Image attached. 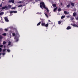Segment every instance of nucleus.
<instances>
[{
    "mask_svg": "<svg viewBox=\"0 0 78 78\" xmlns=\"http://www.w3.org/2000/svg\"><path fill=\"white\" fill-rule=\"evenodd\" d=\"M40 7L42 9H43V8H45L48 12L49 11V10L48 8L45 6V5L44 4V2H41L40 3Z\"/></svg>",
    "mask_w": 78,
    "mask_h": 78,
    "instance_id": "1",
    "label": "nucleus"
},
{
    "mask_svg": "<svg viewBox=\"0 0 78 78\" xmlns=\"http://www.w3.org/2000/svg\"><path fill=\"white\" fill-rule=\"evenodd\" d=\"M16 35L15 36L14 39L15 42H18V41H19V37H20V35H19V33H18L17 32L16 33Z\"/></svg>",
    "mask_w": 78,
    "mask_h": 78,
    "instance_id": "2",
    "label": "nucleus"
},
{
    "mask_svg": "<svg viewBox=\"0 0 78 78\" xmlns=\"http://www.w3.org/2000/svg\"><path fill=\"white\" fill-rule=\"evenodd\" d=\"M49 24L48 23L45 24V22L43 20H41V25L42 26L45 27H48Z\"/></svg>",
    "mask_w": 78,
    "mask_h": 78,
    "instance_id": "3",
    "label": "nucleus"
},
{
    "mask_svg": "<svg viewBox=\"0 0 78 78\" xmlns=\"http://www.w3.org/2000/svg\"><path fill=\"white\" fill-rule=\"evenodd\" d=\"M8 8V6H5L3 7L2 8V9L3 10V9H6Z\"/></svg>",
    "mask_w": 78,
    "mask_h": 78,
    "instance_id": "4",
    "label": "nucleus"
},
{
    "mask_svg": "<svg viewBox=\"0 0 78 78\" xmlns=\"http://www.w3.org/2000/svg\"><path fill=\"white\" fill-rule=\"evenodd\" d=\"M5 19V22H9V20H8V18L6 17H5L4 18Z\"/></svg>",
    "mask_w": 78,
    "mask_h": 78,
    "instance_id": "5",
    "label": "nucleus"
},
{
    "mask_svg": "<svg viewBox=\"0 0 78 78\" xmlns=\"http://www.w3.org/2000/svg\"><path fill=\"white\" fill-rule=\"evenodd\" d=\"M17 13V11H10V13Z\"/></svg>",
    "mask_w": 78,
    "mask_h": 78,
    "instance_id": "6",
    "label": "nucleus"
},
{
    "mask_svg": "<svg viewBox=\"0 0 78 78\" xmlns=\"http://www.w3.org/2000/svg\"><path fill=\"white\" fill-rule=\"evenodd\" d=\"M71 25L73 26H74V27H77V28H78V26H77V25H76V24H71Z\"/></svg>",
    "mask_w": 78,
    "mask_h": 78,
    "instance_id": "7",
    "label": "nucleus"
},
{
    "mask_svg": "<svg viewBox=\"0 0 78 78\" xmlns=\"http://www.w3.org/2000/svg\"><path fill=\"white\" fill-rule=\"evenodd\" d=\"M3 46V45H0V47H2ZM2 48H0V51H2Z\"/></svg>",
    "mask_w": 78,
    "mask_h": 78,
    "instance_id": "8",
    "label": "nucleus"
},
{
    "mask_svg": "<svg viewBox=\"0 0 78 78\" xmlns=\"http://www.w3.org/2000/svg\"><path fill=\"white\" fill-rule=\"evenodd\" d=\"M71 29V27L70 26H68L66 28L67 30H70Z\"/></svg>",
    "mask_w": 78,
    "mask_h": 78,
    "instance_id": "9",
    "label": "nucleus"
},
{
    "mask_svg": "<svg viewBox=\"0 0 78 78\" xmlns=\"http://www.w3.org/2000/svg\"><path fill=\"white\" fill-rule=\"evenodd\" d=\"M10 2H12V3H14V0H10Z\"/></svg>",
    "mask_w": 78,
    "mask_h": 78,
    "instance_id": "10",
    "label": "nucleus"
},
{
    "mask_svg": "<svg viewBox=\"0 0 78 78\" xmlns=\"http://www.w3.org/2000/svg\"><path fill=\"white\" fill-rule=\"evenodd\" d=\"M73 16H75H75H76V13L75 12H74L73 14Z\"/></svg>",
    "mask_w": 78,
    "mask_h": 78,
    "instance_id": "11",
    "label": "nucleus"
},
{
    "mask_svg": "<svg viewBox=\"0 0 78 78\" xmlns=\"http://www.w3.org/2000/svg\"><path fill=\"white\" fill-rule=\"evenodd\" d=\"M71 5H72L73 6H74V3L73 2H71Z\"/></svg>",
    "mask_w": 78,
    "mask_h": 78,
    "instance_id": "12",
    "label": "nucleus"
},
{
    "mask_svg": "<svg viewBox=\"0 0 78 78\" xmlns=\"http://www.w3.org/2000/svg\"><path fill=\"white\" fill-rule=\"evenodd\" d=\"M52 6L54 7H55L56 6V5L55 4H53L52 5Z\"/></svg>",
    "mask_w": 78,
    "mask_h": 78,
    "instance_id": "13",
    "label": "nucleus"
},
{
    "mask_svg": "<svg viewBox=\"0 0 78 78\" xmlns=\"http://www.w3.org/2000/svg\"><path fill=\"white\" fill-rule=\"evenodd\" d=\"M41 21L40 22L38 23L37 24V26H39V25L41 24Z\"/></svg>",
    "mask_w": 78,
    "mask_h": 78,
    "instance_id": "14",
    "label": "nucleus"
},
{
    "mask_svg": "<svg viewBox=\"0 0 78 78\" xmlns=\"http://www.w3.org/2000/svg\"><path fill=\"white\" fill-rule=\"evenodd\" d=\"M10 47H12L13 45V44L11 42H10Z\"/></svg>",
    "mask_w": 78,
    "mask_h": 78,
    "instance_id": "15",
    "label": "nucleus"
},
{
    "mask_svg": "<svg viewBox=\"0 0 78 78\" xmlns=\"http://www.w3.org/2000/svg\"><path fill=\"white\" fill-rule=\"evenodd\" d=\"M12 34L13 36H16V34L15 33H12Z\"/></svg>",
    "mask_w": 78,
    "mask_h": 78,
    "instance_id": "16",
    "label": "nucleus"
},
{
    "mask_svg": "<svg viewBox=\"0 0 78 78\" xmlns=\"http://www.w3.org/2000/svg\"><path fill=\"white\" fill-rule=\"evenodd\" d=\"M65 17V16H62L61 19H62L63 18H64Z\"/></svg>",
    "mask_w": 78,
    "mask_h": 78,
    "instance_id": "17",
    "label": "nucleus"
},
{
    "mask_svg": "<svg viewBox=\"0 0 78 78\" xmlns=\"http://www.w3.org/2000/svg\"><path fill=\"white\" fill-rule=\"evenodd\" d=\"M4 14V12H1V13H0V16H1V15H3Z\"/></svg>",
    "mask_w": 78,
    "mask_h": 78,
    "instance_id": "18",
    "label": "nucleus"
},
{
    "mask_svg": "<svg viewBox=\"0 0 78 78\" xmlns=\"http://www.w3.org/2000/svg\"><path fill=\"white\" fill-rule=\"evenodd\" d=\"M57 9V7H56L54 9V11L55 12V11Z\"/></svg>",
    "mask_w": 78,
    "mask_h": 78,
    "instance_id": "19",
    "label": "nucleus"
},
{
    "mask_svg": "<svg viewBox=\"0 0 78 78\" xmlns=\"http://www.w3.org/2000/svg\"><path fill=\"white\" fill-rule=\"evenodd\" d=\"M70 6V4H69L67 5V8H69Z\"/></svg>",
    "mask_w": 78,
    "mask_h": 78,
    "instance_id": "20",
    "label": "nucleus"
},
{
    "mask_svg": "<svg viewBox=\"0 0 78 78\" xmlns=\"http://www.w3.org/2000/svg\"><path fill=\"white\" fill-rule=\"evenodd\" d=\"M58 11L59 12H60L61 11V9L60 8H59L58 9Z\"/></svg>",
    "mask_w": 78,
    "mask_h": 78,
    "instance_id": "21",
    "label": "nucleus"
},
{
    "mask_svg": "<svg viewBox=\"0 0 78 78\" xmlns=\"http://www.w3.org/2000/svg\"><path fill=\"white\" fill-rule=\"evenodd\" d=\"M65 14L66 15L67 14V12L66 11H64V12Z\"/></svg>",
    "mask_w": 78,
    "mask_h": 78,
    "instance_id": "22",
    "label": "nucleus"
},
{
    "mask_svg": "<svg viewBox=\"0 0 78 78\" xmlns=\"http://www.w3.org/2000/svg\"><path fill=\"white\" fill-rule=\"evenodd\" d=\"M74 19V18L73 17H72V18L71 17V18L70 19L71 21H72V20L73 21Z\"/></svg>",
    "mask_w": 78,
    "mask_h": 78,
    "instance_id": "23",
    "label": "nucleus"
},
{
    "mask_svg": "<svg viewBox=\"0 0 78 78\" xmlns=\"http://www.w3.org/2000/svg\"><path fill=\"white\" fill-rule=\"evenodd\" d=\"M37 14L41 15V12H38L37 13Z\"/></svg>",
    "mask_w": 78,
    "mask_h": 78,
    "instance_id": "24",
    "label": "nucleus"
},
{
    "mask_svg": "<svg viewBox=\"0 0 78 78\" xmlns=\"http://www.w3.org/2000/svg\"><path fill=\"white\" fill-rule=\"evenodd\" d=\"M8 29H5L4 30H5V31H8Z\"/></svg>",
    "mask_w": 78,
    "mask_h": 78,
    "instance_id": "25",
    "label": "nucleus"
},
{
    "mask_svg": "<svg viewBox=\"0 0 78 78\" xmlns=\"http://www.w3.org/2000/svg\"><path fill=\"white\" fill-rule=\"evenodd\" d=\"M3 36H6V33H4L2 34Z\"/></svg>",
    "mask_w": 78,
    "mask_h": 78,
    "instance_id": "26",
    "label": "nucleus"
},
{
    "mask_svg": "<svg viewBox=\"0 0 78 78\" xmlns=\"http://www.w3.org/2000/svg\"><path fill=\"white\" fill-rule=\"evenodd\" d=\"M6 42H5V41H3V45H5V44H6Z\"/></svg>",
    "mask_w": 78,
    "mask_h": 78,
    "instance_id": "27",
    "label": "nucleus"
},
{
    "mask_svg": "<svg viewBox=\"0 0 78 78\" xmlns=\"http://www.w3.org/2000/svg\"><path fill=\"white\" fill-rule=\"evenodd\" d=\"M6 49H4L2 51H3V52H4V51H6Z\"/></svg>",
    "mask_w": 78,
    "mask_h": 78,
    "instance_id": "28",
    "label": "nucleus"
},
{
    "mask_svg": "<svg viewBox=\"0 0 78 78\" xmlns=\"http://www.w3.org/2000/svg\"><path fill=\"white\" fill-rule=\"evenodd\" d=\"M45 16H47V18H48V15H47V14L45 13Z\"/></svg>",
    "mask_w": 78,
    "mask_h": 78,
    "instance_id": "29",
    "label": "nucleus"
},
{
    "mask_svg": "<svg viewBox=\"0 0 78 78\" xmlns=\"http://www.w3.org/2000/svg\"><path fill=\"white\" fill-rule=\"evenodd\" d=\"M16 9V7H12L11 8L12 9Z\"/></svg>",
    "mask_w": 78,
    "mask_h": 78,
    "instance_id": "30",
    "label": "nucleus"
},
{
    "mask_svg": "<svg viewBox=\"0 0 78 78\" xmlns=\"http://www.w3.org/2000/svg\"><path fill=\"white\" fill-rule=\"evenodd\" d=\"M12 13H11V11L10 12V16H12V15H13V14H12Z\"/></svg>",
    "mask_w": 78,
    "mask_h": 78,
    "instance_id": "31",
    "label": "nucleus"
},
{
    "mask_svg": "<svg viewBox=\"0 0 78 78\" xmlns=\"http://www.w3.org/2000/svg\"><path fill=\"white\" fill-rule=\"evenodd\" d=\"M58 24H60L61 23V22L60 21H59L58 22Z\"/></svg>",
    "mask_w": 78,
    "mask_h": 78,
    "instance_id": "32",
    "label": "nucleus"
},
{
    "mask_svg": "<svg viewBox=\"0 0 78 78\" xmlns=\"http://www.w3.org/2000/svg\"><path fill=\"white\" fill-rule=\"evenodd\" d=\"M22 6V5H19L18 6V7H20Z\"/></svg>",
    "mask_w": 78,
    "mask_h": 78,
    "instance_id": "33",
    "label": "nucleus"
},
{
    "mask_svg": "<svg viewBox=\"0 0 78 78\" xmlns=\"http://www.w3.org/2000/svg\"><path fill=\"white\" fill-rule=\"evenodd\" d=\"M7 51H8V52H9L10 51V50L9 49H7Z\"/></svg>",
    "mask_w": 78,
    "mask_h": 78,
    "instance_id": "34",
    "label": "nucleus"
},
{
    "mask_svg": "<svg viewBox=\"0 0 78 78\" xmlns=\"http://www.w3.org/2000/svg\"><path fill=\"white\" fill-rule=\"evenodd\" d=\"M2 3H1L0 5V7H2Z\"/></svg>",
    "mask_w": 78,
    "mask_h": 78,
    "instance_id": "35",
    "label": "nucleus"
},
{
    "mask_svg": "<svg viewBox=\"0 0 78 78\" xmlns=\"http://www.w3.org/2000/svg\"><path fill=\"white\" fill-rule=\"evenodd\" d=\"M8 45H10V41H9V44H8Z\"/></svg>",
    "mask_w": 78,
    "mask_h": 78,
    "instance_id": "36",
    "label": "nucleus"
},
{
    "mask_svg": "<svg viewBox=\"0 0 78 78\" xmlns=\"http://www.w3.org/2000/svg\"><path fill=\"white\" fill-rule=\"evenodd\" d=\"M22 3V2L21 1H20L19 2H18V3Z\"/></svg>",
    "mask_w": 78,
    "mask_h": 78,
    "instance_id": "37",
    "label": "nucleus"
},
{
    "mask_svg": "<svg viewBox=\"0 0 78 78\" xmlns=\"http://www.w3.org/2000/svg\"><path fill=\"white\" fill-rule=\"evenodd\" d=\"M2 55H3L4 56V55H5V53H3Z\"/></svg>",
    "mask_w": 78,
    "mask_h": 78,
    "instance_id": "38",
    "label": "nucleus"
},
{
    "mask_svg": "<svg viewBox=\"0 0 78 78\" xmlns=\"http://www.w3.org/2000/svg\"><path fill=\"white\" fill-rule=\"evenodd\" d=\"M2 30H3V29L2 28L0 29V31H2Z\"/></svg>",
    "mask_w": 78,
    "mask_h": 78,
    "instance_id": "39",
    "label": "nucleus"
},
{
    "mask_svg": "<svg viewBox=\"0 0 78 78\" xmlns=\"http://www.w3.org/2000/svg\"><path fill=\"white\" fill-rule=\"evenodd\" d=\"M2 39V37H0V39Z\"/></svg>",
    "mask_w": 78,
    "mask_h": 78,
    "instance_id": "40",
    "label": "nucleus"
},
{
    "mask_svg": "<svg viewBox=\"0 0 78 78\" xmlns=\"http://www.w3.org/2000/svg\"><path fill=\"white\" fill-rule=\"evenodd\" d=\"M76 20H78V16H77L76 18Z\"/></svg>",
    "mask_w": 78,
    "mask_h": 78,
    "instance_id": "41",
    "label": "nucleus"
},
{
    "mask_svg": "<svg viewBox=\"0 0 78 78\" xmlns=\"http://www.w3.org/2000/svg\"><path fill=\"white\" fill-rule=\"evenodd\" d=\"M61 5H62V3H61Z\"/></svg>",
    "mask_w": 78,
    "mask_h": 78,
    "instance_id": "42",
    "label": "nucleus"
},
{
    "mask_svg": "<svg viewBox=\"0 0 78 78\" xmlns=\"http://www.w3.org/2000/svg\"><path fill=\"white\" fill-rule=\"evenodd\" d=\"M48 22H51V21H50V20H48Z\"/></svg>",
    "mask_w": 78,
    "mask_h": 78,
    "instance_id": "43",
    "label": "nucleus"
},
{
    "mask_svg": "<svg viewBox=\"0 0 78 78\" xmlns=\"http://www.w3.org/2000/svg\"><path fill=\"white\" fill-rule=\"evenodd\" d=\"M4 48H5L6 47V46H4Z\"/></svg>",
    "mask_w": 78,
    "mask_h": 78,
    "instance_id": "44",
    "label": "nucleus"
},
{
    "mask_svg": "<svg viewBox=\"0 0 78 78\" xmlns=\"http://www.w3.org/2000/svg\"><path fill=\"white\" fill-rule=\"evenodd\" d=\"M67 17H68V18H69V16H67Z\"/></svg>",
    "mask_w": 78,
    "mask_h": 78,
    "instance_id": "45",
    "label": "nucleus"
},
{
    "mask_svg": "<svg viewBox=\"0 0 78 78\" xmlns=\"http://www.w3.org/2000/svg\"><path fill=\"white\" fill-rule=\"evenodd\" d=\"M25 11H26L25 10L24 11H23V13H24V12Z\"/></svg>",
    "mask_w": 78,
    "mask_h": 78,
    "instance_id": "46",
    "label": "nucleus"
},
{
    "mask_svg": "<svg viewBox=\"0 0 78 78\" xmlns=\"http://www.w3.org/2000/svg\"><path fill=\"white\" fill-rule=\"evenodd\" d=\"M1 55H2V54H1V53H0V56Z\"/></svg>",
    "mask_w": 78,
    "mask_h": 78,
    "instance_id": "47",
    "label": "nucleus"
},
{
    "mask_svg": "<svg viewBox=\"0 0 78 78\" xmlns=\"http://www.w3.org/2000/svg\"><path fill=\"white\" fill-rule=\"evenodd\" d=\"M9 2H10V0L9 1Z\"/></svg>",
    "mask_w": 78,
    "mask_h": 78,
    "instance_id": "48",
    "label": "nucleus"
},
{
    "mask_svg": "<svg viewBox=\"0 0 78 78\" xmlns=\"http://www.w3.org/2000/svg\"><path fill=\"white\" fill-rule=\"evenodd\" d=\"M11 6L10 5V7L11 8Z\"/></svg>",
    "mask_w": 78,
    "mask_h": 78,
    "instance_id": "49",
    "label": "nucleus"
},
{
    "mask_svg": "<svg viewBox=\"0 0 78 78\" xmlns=\"http://www.w3.org/2000/svg\"><path fill=\"white\" fill-rule=\"evenodd\" d=\"M2 0V1H4V0Z\"/></svg>",
    "mask_w": 78,
    "mask_h": 78,
    "instance_id": "50",
    "label": "nucleus"
},
{
    "mask_svg": "<svg viewBox=\"0 0 78 78\" xmlns=\"http://www.w3.org/2000/svg\"><path fill=\"white\" fill-rule=\"evenodd\" d=\"M30 1H32V0H30Z\"/></svg>",
    "mask_w": 78,
    "mask_h": 78,
    "instance_id": "51",
    "label": "nucleus"
},
{
    "mask_svg": "<svg viewBox=\"0 0 78 78\" xmlns=\"http://www.w3.org/2000/svg\"><path fill=\"white\" fill-rule=\"evenodd\" d=\"M10 38H11V35H10Z\"/></svg>",
    "mask_w": 78,
    "mask_h": 78,
    "instance_id": "52",
    "label": "nucleus"
},
{
    "mask_svg": "<svg viewBox=\"0 0 78 78\" xmlns=\"http://www.w3.org/2000/svg\"><path fill=\"white\" fill-rule=\"evenodd\" d=\"M9 6H10V5H9Z\"/></svg>",
    "mask_w": 78,
    "mask_h": 78,
    "instance_id": "53",
    "label": "nucleus"
},
{
    "mask_svg": "<svg viewBox=\"0 0 78 78\" xmlns=\"http://www.w3.org/2000/svg\"><path fill=\"white\" fill-rule=\"evenodd\" d=\"M0 58H1V57H0Z\"/></svg>",
    "mask_w": 78,
    "mask_h": 78,
    "instance_id": "54",
    "label": "nucleus"
}]
</instances>
